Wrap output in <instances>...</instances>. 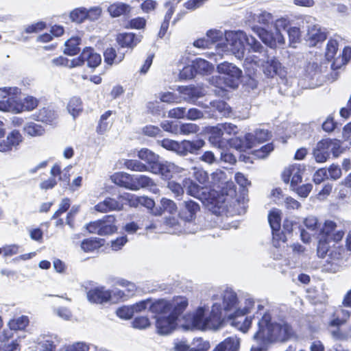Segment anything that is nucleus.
<instances>
[{
    "label": "nucleus",
    "instance_id": "1",
    "mask_svg": "<svg viewBox=\"0 0 351 351\" xmlns=\"http://www.w3.org/2000/svg\"><path fill=\"white\" fill-rule=\"evenodd\" d=\"M213 304L208 315L204 307L198 308L191 316L192 326L200 330H217L224 318L233 319L232 324L243 332H246L252 324V318H243L254 305L252 298L245 299L243 304L239 302L237 294L231 289H226L215 295Z\"/></svg>",
    "mask_w": 351,
    "mask_h": 351
},
{
    "label": "nucleus",
    "instance_id": "2",
    "mask_svg": "<svg viewBox=\"0 0 351 351\" xmlns=\"http://www.w3.org/2000/svg\"><path fill=\"white\" fill-rule=\"evenodd\" d=\"M245 43L255 53L263 49V46L258 41L252 36H247L241 30L226 32L225 43H218L217 47L221 49V51L231 53L237 58L241 59L245 55Z\"/></svg>",
    "mask_w": 351,
    "mask_h": 351
},
{
    "label": "nucleus",
    "instance_id": "3",
    "mask_svg": "<svg viewBox=\"0 0 351 351\" xmlns=\"http://www.w3.org/2000/svg\"><path fill=\"white\" fill-rule=\"evenodd\" d=\"M262 49L257 51V54L248 55L244 62V66L247 75L252 77L255 75L257 67L261 66L264 74L267 77H274L278 75L283 77L285 71L280 62L274 57H269L265 51Z\"/></svg>",
    "mask_w": 351,
    "mask_h": 351
},
{
    "label": "nucleus",
    "instance_id": "4",
    "mask_svg": "<svg viewBox=\"0 0 351 351\" xmlns=\"http://www.w3.org/2000/svg\"><path fill=\"white\" fill-rule=\"evenodd\" d=\"M293 334L291 327L285 321L271 322V316L264 313L258 321V330L254 335L256 339L268 341H285Z\"/></svg>",
    "mask_w": 351,
    "mask_h": 351
},
{
    "label": "nucleus",
    "instance_id": "5",
    "mask_svg": "<svg viewBox=\"0 0 351 351\" xmlns=\"http://www.w3.org/2000/svg\"><path fill=\"white\" fill-rule=\"evenodd\" d=\"M188 304V300L185 297L178 296L170 301L160 300L154 302L151 311L158 314H169L178 319Z\"/></svg>",
    "mask_w": 351,
    "mask_h": 351
},
{
    "label": "nucleus",
    "instance_id": "6",
    "mask_svg": "<svg viewBox=\"0 0 351 351\" xmlns=\"http://www.w3.org/2000/svg\"><path fill=\"white\" fill-rule=\"evenodd\" d=\"M344 249L343 247L333 244L332 246L326 241L319 240L317 246V254L319 257H325L328 254L327 261L331 263L330 267L328 269L332 272H336L339 265L337 261L343 256Z\"/></svg>",
    "mask_w": 351,
    "mask_h": 351
},
{
    "label": "nucleus",
    "instance_id": "7",
    "mask_svg": "<svg viewBox=\"0 0 351 351\" xmlns=\"http://www.w3.org/2000/svg\"><path fill=\"white\" fill-rule=\"evenodd\" d=\"M86 230L91 234L100 236L111 235L118 230L117 219L114 215H106L102 219L91 221L85 226Z\"/></svg>",
    "mask_w": 351,
    "mask_h": 351
},
{
    "label": "nucleus",
    "instance_id": "8",
    "mask_svg": "<svg viewBox=\"0 0 351 351\" xmlns=\"http://www.w3.org/2000/svg\"><path fill=\"white\" fill-rule=\"evenodd\" d=\"M184 186L186 190V193L208 204H210L220 208L219 206V201L215 199V191H211L208 193V189L206 187H201L196 183H195L191 179H185L184 180Z\"/></svg>",
    "mask_w": 351,
    "mask_h": 351
},
{
    "label": "nucleus",
    "instance_id": "9",
    "mask_svg": "<svg viewBox=\"0 0 351 351\" xmlns=\"http://www.w3.org/2000/svg\"><path fill=\"white\" fill-rule=\"evenodd\" d=\"M217 71L224 75L223 79L226 87L235 88L238 86L242 74L240 69L232 63L225 62L217 66Z\"/></svg>",
    "mask_w": 351,
    "mask_h": 351
},
{
    "label": "nucleus",
    "instance_id": "10",
    "mask_svg": "<svg viewBox=\"0 0 351 351\" xmlns=\"http://www.w3.org/2000/svg\"><path fill=\"white\" fill-rule=\"evenodd\" d=\"M319 76V71L317 64L310 63L300 76L298 84L303 88H313L318 86L317 78Z\"/></svg>",
    "mask_w": 351,
    "mask_h": 351
},
{
    "label": "nucleus",
    "instance_id": "11",
    "mask_svg": "<svg viewBox=\"0 0 351 351\" xmlns=\"http://www.w3.org/2000/svg\"><path fill=\"white\" fill-rule=\"evenodd\" d=\"M183 171V168L168 161L158 162L157 165L152 166L151 169V173L160 175L164 180H170Z\"/></svg>",
    "mask_w": 351,
    "mask_h": 351
},
{
    "label": "nucleus",
    "instance_id": "12",
    "mask_svg": "<svg viewBox=\"0 0 351 351\" xmlns=\"http://www.w3.org/2000/svg\"><path fill=\"white\" fill-rule=\"evenodd\" d=\"M322 238L320 240L330 241L338 242L342 239L344 235V232L337 228V223L331 220L325 221L324 225L322 229Z\"/></svg>",
    "mask_w": 351,
    "mask_h": 351
},
{
    "label": "nucleus",
    "instance_id": "13",
    "mask_svg": "<svg viewBox=\"0 0 351 351\" xmlns=\"http://www.w3.org/2000/svg\"><path fill=\"white\" fill-rule=\"evenodd\" d=\"M177 326V319L169 314H159L156 317V327L157 332L165 335L172 332Z\"/></svg>",
    "mask_w": 351,
    "mask_h": 351
},
{
    "label": "nucleus",
    "instance_id": "14",
    "mask_svg": "<svg viewBox=\"0 0 351 351\" xmlns=\"http://www.w3.org/2000/svg\"><path fill=\"white\" fill-rule=\"evenodd\" d=\"M303 171L300 165H291L283 171L282 180L285 183L290 182L291 187L295 190L298 184L302 182Z\"/></svg>",
    "mask_w": 351,
    "mask_h": 351
},
{
    "label": "nucleus",
    "instance_id": "15",
    "mask_svg": "<svg viewBox=\"0 0 351 351\" xmlns=\"http://www.w3.org/2000/svg\"><path fill=\"white\" fill-rule=\"evenodd\" d=\"M123 195H119L117 199L107 197L104 201L99 202L95 206V210L99 213H108L113 210H121L124 204L128 202L125 199L121 198Z\"/></svg>",
    "mask_w": 351,
    "mask_h": 351
},
{
    "label": "nucleus",
    "instance_id": "16",
    "mask_svg": "<svg viewBox=\"0 0 351 351\" xmlns=\"http://www.w3.org/2000/svg\"><path fill=\"white\" fill-rule=\"evenodd\" d=\"M38 101L36 98L32 96H27L24 99L23 103H19L17 99H15V102L13 106L1 105V108L3 109L10 110L11 112L20 113L25 110H32L38 106Z\"/></svg>",
    "mask_w": 351,
    "mask_h": 351
},
{
    "label": "nucleus",
    "instance_id": "17",
    "mask_svg": "<svg viewBox=\"0 0 351 351\" xmlns=\"http://www.w3.org/2000/svg\"><path fill=\"white\" fill-rule=\"evenodd\" d=\"M193 176L200 184H206L208 182H210L213 184H217L219 183L224 177V173L222 171L217 170L211 174V180L209 181V177L205 171L202 169L194 167Z\"/></svg>",
    "mask_w": 351,
    "mask_h": 351
},
{
    "label": "nucleus",
    "instance_id": "18",
    "mask_svg": "<svg viewBox=\"0 0 351 351\" xmlns=\"http://www.w3.org/2000/svg\"><path fill=\"white\" fill-rule=\"evenodd\" d=\"M111 298V291L104 287H97L90 289L87 292V298L91 303L104 304L109 302Z\"/></svg>",
    "mask_w": 351,
    "mask_h": 351
},
{
    "label": "nucleus",
    "instance_id": "19",
    "mask_svg": "<svg viewBox=\"0 0 351 351\" xmlns=\"http://www.w3.org/2000/svg\"><path fill=\"white\" fill-rule=\"evenodd\" d=\"M121 198L125 199L130 206L137 207L141 205L148 209H152L155 205L154 201L152 199L145 196L138 197L133 194L125 193L123 194Z\"/></svg>",
    "mask_w": 351,
    "mask_h": 351
},
{
    "label": "nucleus",
    "instance_id": "20",
    "mask_svg": "<svg viewBox=\"0 0 351 351\" xmlns=\"http://www.w3.org/2000/svg\"><path fill=\"white\" fill-rule=\"evenodd\" d=\"M178 91L183 95V99L187 102H193L205 95V90L199 86H179Z\"/></svg>",
    "mask_w": 351,
    "mask_h": 351
},
{
    "label": "nucleus",
    "instance_id": "21",
    "mask_svg": "<svg viewBox=\"0 0 351 351\" xmlns=\"http://www.w3.org/2000/svg\"><path fill=\"white\" fill-rule=\"evenodd\" d=\"M326 38L325 32L321 30L317 25L309 26L306 35V41L311 47L315 46L318 43L324 41Z\"/></svg>",
    "mask_w": 351,
    "mask_h": 351
},
{
    "label": "nucleus",
    "instance_id": "22",
    "mask_svg": "<svg viewBox=\"0 0 351 351\" xmlns=\"http://www.w3.org/2000/svg\"><path fill=\"white\" fill-rule=\"evenodd\" d=\"M204 145V141L200 138L192 141H182L180 142V155L186 156L188 153L193 154L203 147Z\"/></svg>",
    "mask_w": 351,
    "mask_h": 351
},
{
    "label": "nucleus",
    "instance_id": "23",
    "mask_svg": "<svg viewBox=\"0 0 351 351\" xmlns=\"http://www.w3.org/2000/svg\"><path fill=\"white\" fill-rule=\"evenodd\" d=\"M141 40L133 33H121L117 36V42L121 47L133 48Z\"/></svg>",
    "mask_w": 351,
    "mask_h": 351
},
{
    "label": "nucleus",
    "instance_id": "24",
    "mask_svg": "<svg viewBox=\"0 0 351 351\" xmlns=\"http://www.w3.org/2000/svg\"><path fill=\"white\" fill-rule=\"evenodd\" d=\"M111 181L115 184L132 190L133 176L125 172H117L110 176Z\"/></svg>",
    "mask_w": 351,
    "mask_h": 351
},
{
    "label": "nucleus",
    "instance_id": "25",
    "mask_svg": "<svg viewBox=\"0 0 351 351\" xmlns=\"http://www.w3.org/2000/svg\"><path fill=\"white\" fill-rule=\"evenodd\" d=\"M253 135L250 133L245 136L244 139L235 138L230 139V145L240 152H245L247 149L254 147V142L252 141Z\"/></svg>",
    "mask_w": 351,
    "mask_h": 351
},
{
    "label": "nucleus",
    "instance_id": "26",
    "mask_svg": "<svg viewBox=\"0 0 351 351\" xmlns=\"http://www.w3.org/2000/svg\"><path fill=\"white\" fill-rule=\"evenodd\" d=\"M313 156L317 162H324L328 160L330 152L326 139L317 143L313 151Z\"/></svg>",
    "mask_w": 351,
    "mask_h": 351
},
{
    "label": "nucleus",
    "instance_id": "27",
    "mask_svg": "<svg viewBox=\"0 0 351 351\" xmlns=\"http://www.w3.org/2000/svg\"><path fill=\"white\" fill-rule=\"evenodd\" d=\"M226 137L223 136L219 124L213 127L210 130L209 142L214 146L221 148L223 146Z\"/></svg>",
    "mask_w": 351,
    "mask_h": 351
},
{
    "label": "nucleus",
    "instance_id": "28",
    "mask_svg": "<svg viewBox=\"0 0 351 351\" xmlns=\"http://www.w3.org/2000/svg\"><path fill=\"white\" fill-rule=\"evenodd\" d=\"M82 59L84 62H87V65L91 68L98 66L101 62V56L95 52L94 49L90 47H86L82 51Z\"/></svg>",
    "mask_w": 351,
    "mask_h": 351
},
{
    "label": "nucleus",
    "instance_id": "29",
    "mask_svg": "<svg viewBox=\"0 0 351 351\" xmlns=\"http://www.w3.org/2000/svg\"><path fill=\"white\" fill-rule=\"evenodd\" d=\"M72 169L71 165H68L62 169L61 167L56 164L54 165L50 171L52 177H58L59 181L69 184L71 177L70 171Z\"/></svg>",
    "mask_w": 351,
    "mask_h": 351
},
{
    "label": "nucleus",
    "instance_id": "30",
    "mask_svg": "<svg viewBox=\"0 0 351 351\" xmlns=\"http://www.w3.org/2000/svg\"><path fill=\"white\" fill-rule=\"evenodd\" d=\"M137 156L147 163L149 171L151 172L152 167L157 165L159 156L152 151L143 148L138 151Z\"/></svg>",
    "mask_w": 351,
    "mask_h": 351
},
{
    "label": "nucleus",
    "instance_id": "31",
    "mask_svg": "<svg viewBox=\"0 0 351 351\" xmlns=\"http://www.w3.org/2000/svg\"><path fill=\"white\" fill-rule=\"evenodd\" d=\"M184 207L181 210L180 215L189 222L192 220L194 215L199 210V206L196 202L192 200L185 201L184 202Z\"/></svg>",
    "mask_w": 351,
    "mask_h": 351
},
{
    "label": "nucleus",
    "instance_id": "32",
    "mask_svg": "<svg viewBox=\"0 0 351 351\" xmlns=\"http://www.w3.org/2000/svg\"><path fill=\"white\" fill-rule=\"evenodd\" d=\"M239 340L237 337L226 339L213 351H239Z\"/></svg>",
    "mask_w": 351,
    "mask_h": 351
},
{
    "label": "nucleus",
    "instance_id": "33",
    "mask_svg": "<svg viewBox=\"0 0 351 351\" xmlns=\"http://www.w3.org/2000/svg\"><path fill=\"white\" fill-rule=\"evenodd\" d=\"M132 191H137L141 188H148L154 186V180L145 175L133 176Z\"/></svg>",
    "mask_w": 351,
    "mask_h": 351
},
{
    "label": "nucleus",
    "instance_id": "34",
    "mask_svg": "<svg viewBox=\"0 0 351 351\" xmlns=\"http://www.w3.org/2000/svg\"><path fill=\"white\" fill-rule=\"evenodd\" d=\"M34 116L37 121L49 124L53 123L57 118L56 112L48 108H43L40 109Z\"/></svg>",
    "mask_w": 351,
    "mask_h": 351
},
{
    "label": "nucleus",
    "instance_id": "35",
    "mask_svg": "<svg viewBox=\"0 0 351 351\" xmlns=\"http://www.w3.org/2000/svg\"><path fill=\"white\" fill-rule=\"evenodd\" d=\"M124 57V53L121 51L117 52L112 47L106 49L104 52L105 61L108 64H119L123 60Z\"/></svg>",
    "mask_w": 351,
    "mask_h": 351
},
{
    "label": "nucleus",
    "instance_id": "36",
    "mask_svg": "<svg viewBox=\"0 0 351 351\" xmlns=\"http://www.w3.org/2000/svg\"><path fill=\"white\" fill-rule=\"evenodd\" d=\"M252 29L258 34L263 43L269 45L270 47H276V40L274 39V35L261 27H253Z\"/></svg>",
    "mask_w": 351,
    "mask_h": 351
},
{
    "label": "nucleus",
    "instance_id": "37",
    "mask_svg": "<svg viewBox=\"0 0 351 351\" xmlns=\"http://www.w3.org/2000/svg\"><path fill=\"white\" fill-rule=\"evenodd\" d=\"M102 245L101 240L97 238L86 239L82 241L80 247L84 252H91Z\"/></svg>",
    "mask_w": 351,
    "mask_h": 351
},
{
    "label": "nucleus",
    "instance_id": "38",
    "mask_svg": "<svg viewBox=\"0 0 351 351\" xmlns=\"http://www.w3.org/2000/svg\"><path fill=\"white\" fill-rule=\"evenodd\" d=\"M111 114L112 112L108 110L101 116L98 126L97 128V132L99 134H102L110 128L112 124V121L110 119Z\"/></svg>",
    "mask_w": 351,
    "mask_h": 351
},
{
    "label": "nucleus",
    "instance_id": "39",
    "mask_svg": "<svg viewBox=\"0 0 351 351\" xmlns=\"http://www.w3.org/2000/svg\"><path fill=\"white\" fill-rule=\"evenodd\" d=\"M206 38L210 41V45L216 44V48L221 51V49H219L217 45L219 43H225V33L217 29H210L207 32Z\"/></svg>",
    "mask_w": 351,
    "mask_h": 351
},
{
    "label": "nucleus",
    "instance_id": "40",
    "mask_svg": "<svg viewBox=\"0 0 351 351\" xmlns=\"http://www.w3.org/2000/svg\"><path fill=\"white\" fill-rule=\"evenodd\" d=\"M29 324V319L27 316L22 315L16 317L8 322L9 328L11 330H24Z\"/></svg>",
    "mask_w": 351,
    "mask_h": 351
},
{
    "label": "nucleus",
    "instance_id": "41",
    "mask_svg": "<svg viewBox=\"0 0 351 351\" xmlns=\"http://www.w3.org/2000/svg\"><path fill=\"white\" fill-rule=\"evenodd\" d=\"M80 38L78 36L71 37L65 43L64 53L69 56H73L80 51L79 45L80 44Z\"/></svg>",
    "mask_w": 351,
    "mask_h": 351
},
{
    "label": "nucleus",
    "instance_id": "42",
    "mask_svg": "<svg viewBox=\"0 0 351 351\" xmlns=\"http://www.w3.org/2000/svg\"><path fill=\"white\" fill-rule=\"evenodd\" d=\"M193 64L196 73L205 74L210 73L213 70V64L202 58L195 59L193 61Z\"/></svg>",
    "mask_w": 351,
    "mask_h": 351
},
{
    "label": "nucleus",
    "instance_id": "43",
    "mask_svg": "<svg viewBox=\"0 0 351 351\" xmlns=\"http://www.w3.org/2000/svg\"><path fill=\"white\" fill-rule=\"evenodd\" d=\"M24 132L29 136H41L45 133V129L40 125L34 122L27 123L23 128Z\"/></svg>",
    "mask_w": 351,
    "mask_h": 351
},
{
    "label": "nucleus",
    "instance_id": "44",
    "mask_svg": "<svg viewBox=\"0 0 351 351\" xmlns=\"http://www.w3.org/2000/svg\"><path fill=\"white\" fill-rule=\"evenodd\" d=\"M268 221L273 232L278 231L280 228V211L278 209L272 210L268 216Z\"/></svg>",
    "mask_w": 351,
    "mask_h": 351
},
{
    "label": "nucleus",
    "instance_id": "45",
    "mask_svg": "<svg viewBox=\"0 0 351 351\" xmlns=\"http://www.w3.org/2000/svg\"><path fill=\"white\" fill-rule=\"evenodd\" d=\"M130 6L123 3H115L110 5L108 11L112 16H119L121 14L129 11Z\"/></svg>",
    "mask_w": 351,
    "mask_h": 351
},
{
    "label": "nucleus",
    "instance_id": "46",
    "mask_svg": "<svg viewBox=\"0 0 351 351\" xmlns=\"http://www.w3.org/2000/svg\"><path fill=\"white\" fill-rule=\"evenodd\" d=\"M67 109L69 112L75 118L82 110V101L78 97H73L70 99Z\"/></svg>",
    "mask_w": 351,
    "mask_h": 351
},
{
    "label": "nucleus",
    "instance_id": "47",
    "mask_svg": "<svg viewBox=\"0 0 351 351\" xmlns=\"http://www.w3.org/2000/svg\"><path fill=\"white\" fill-rule=\"evenodd\" d=\"M11 149H16L23 141V137L19 130H13L6 136Z\"/></svg>",
    "mask_w": 351,
    "mask_h": 351
},
{
    "label": "nucleus",
    "instance_id": "48",
    "mask_svg": "<svg viewBox=\"0 0 351 351\" xmlns=\"http://www.w3.org/2000/svg\"><path fill=\"white\" fill-rule=\"evenodd\" d=\"M166 230L170 234H180L183 232H187L184 230L180 223L175 218H169L165 221Z\"/></svg>",
    "mask_w": 351,
    "mask_h": 351
},
{
    "label": "nucleus",
    "instance_id": "49",
    "mask_svg": "<svg viewBox=\"0 0 351 351\" xmlns=\"http://www.w3.org/2000/svg\"><path fill=\"white\" fill-rule=\"evenodd\" d=\"M125 167L130 170L135 171H149L147 165L137 160H126L124 162Z\"/></svg>",
    "mask_w": 351,
    "mask_h": 351
},
{
    "label": "nucleus",
    "instance_id": "50",
    "mask_svg": "<svg viewBox=\"0 0 351 351\" xmlns=\"http://www.w3.org/2000/svg\"><path fill=\"white\" fill-rule=\"evenodd\" d=\"M212 106L216 109L220 115L228 117L231 114V108L223 101L218 100L211 102Z\"/></svg>",
    "mask_w": 351,
    "mask_h": 351
},
{
    "label": "nucleus",
    "instance_id": "51",
    "mask_svg": "<svg viewBox=\"0 0 351 351\" xmlns=\"http://www.w3.org/2000/svg\"><path fill=\"white\" fill-rule=\"evenodd\" d=\"M88 12L84 8H79L71 12L70 17L73 21L76 23H82L86 19H88Z\"/></svg>",
    "mask_w": 351,
    "mask_h": 351
},
{
    "label": "nucleus",
    "instance_id": "52",
    "mask_svg": "<svg viewBox=\"0 0 351 351\" xmlns=\"http://www.w3.org/2000/svg\"><path fill=\"white\" fill-rule=\"evenodd\" d=\"M219 125L223 136L226 137V141L230 140V136L236 135L239 132L237 126L230 123H221Z\"/></svg>",
    "mask_w": 351,
    "mask_h": 351
},
{
    "label": "nucleus",
    "instance_id": "53",
    "mask_svg": "<svg viewBox=\"0 0 351 351\" xmlns=\"http://www.w3.org/2000/svg\"><path fill=\"white\" fill-rule=\"evenodd\" d=\"M158 143L165 149L175 152L180 155V142L166 138L162 141H159Z\"/></svg>",
    "mask_w": 351,
    "mask_h": 351
},
{
    "label": "nucleus",
    "instance_id": "54",
    "mask_svg": "<svg viewBox=\"0 0 351 351\" xmlns=\"http://www.w3.org/2000/svg\"><path fill=\"white\" fill-rule=\"evenodd\" d=\"M338 43L336 40L330 39L328 41L326 49V57L328 60H332L337 51Z\"/></svg>",
    "mask_w": 351,
    "mask_h": 351
},
{
    "label": "nucleus",
    "instance_id": "55",
    "mask_svg": "<svg viewBox=\"0 0 351 351\" xmlns=\"http://www.w3.org/2000/svg\"><path fill=\"white\" fill-rule=\"evenodd\" d=\"M253 135L252 141L254 142V146L256 143H261L267 141L270 137V134L266 130H256Z\"/></svg>",
    "mask_w": 351,
    "mask_h": 351
},
{
    "label": "nucleus",
    "instance_id": "56",
    "mask_svg": "<svg viewBox=\"0 0 351 351\" xmlns=\"http://www.w3.org/2000/svg\"><path fill=\"white\" fill-rule=\"evenodd\" d=\"M287 34L289 38L290 46L295 47V44L300 40V30L297 27H291L287 29Z\"/></svg>",
    "mask_w": 351,
    "mask_h": 351
},
{
    "label": "nucleus",
    "instance_id": "57",
    "mask_svg": "<svg viewBox=\"0 0 351 351\" xmlns=\"http://www.w3.org/2000/svg\"><path fill=\"white\" fill-rule=\"evenodd\" d=\"M210 348V343L201 338L195 339L192 343V347L189 351H208Z\"/></svg>",
    "mask_w": 351,
    "mask_h": 351
},
{
    "label": "nucleus",
    "instance_id": "58",
    "mask_svg": "<svg viewBox=\"0 0 351 351\" xmlns=\"http://www.w3.org/2000/svg\"><path fill=\"white\" fill-rule=\"evenodd\" d=\"M326 141L327 142L330 154L332 153L335 157L339 156L342 152L340 141L336 139H326Z\"/></svg>",
    "mask_w": 351,
    "mask_h": 351
},
{
    "label": "nucleus",
    "instance_id": "59",
    "mask_svg": "<svg viewBox=\"0 0 351 351\" xmlns=\"http://www.w3.org/2000/svg\"><path fill=\"white\" fill-rule=\"evenodd\" d=\"M199 131V127L195 123H183L178 128V133L189 135L197 133Z\"/></svg>",
    "mask_w": 351,
    "mask_h": 351
},
{
    "label": "nucleus",
    "instance_id": "60",
    "mask_svg": "<svg viewBox=\"0 0 351 351\" xmlns=\"http://www.w3.org/2000/svg\"><path fill=\"white\" fill-rule=\"evenodd\" d=\"M90 344L84 341H79L67 346L64 351H89Z\"/></svg>",
    "mask_w": 351,
    "mask_h": 351
},
{
    "label": "nucleus",
    "instance_id": "61",
    "mask_svg": "<svg viewBox=\"0 0 351 351\" xmlns=\"http://www.w3.org/2000/svg\"><path fill=\"white\" fill-rule=\"evenodd\" d=\"M151 325L150 321L147 317L141 316L136 317L132 322V326L137 329H145Z\"/></svg>",
    "mask_w": 351,
    "mask_h": 351
},
{
    "label": "nucleus",
    "instance_id": "62",
    "mask_svg": "<svg viewBox=\"0 0 351 351\" xmlns=\"http://www.w3.org/2000/svg\"><path fill=\"white\" fill-rule=\"evenodd\" d=\"M134 313V308L132 306H125L117 309V315L121 319H129Z\"/></svg>",
    "mask_w": 351,
    "mask_h": 351
},
{
    "label": "nucleus",
    "instance_id": "63",
    "mask_svg": "<svg viewBox=\"0 0 351 351\" xmlns=\"http://www.w3.org/2000/svg\"><path fill=\"white\" fill-rule=\"evenodd\" d=\"M332 336L339 340H348L351 339V326L347 330H337L332 331Z\"/></svg>",
    "mask_w": 351,
    "mask_h": 351
},
{
    "label": "nucleus",
    "instance_id": "64",
    "mask_svg": "<svg viewBox=\"0 0 351 351\" xmlns=\"http://www.w3.org/2000/svg\"><path fill=\"white\" fill-rule=\"evenodd\" d=\"M21 346L19 340L16 339L10 343L0 345V351H20Z\"/></svg>",
    "mask_w": 351,
    "mask_h": 351
}]
</instances>
